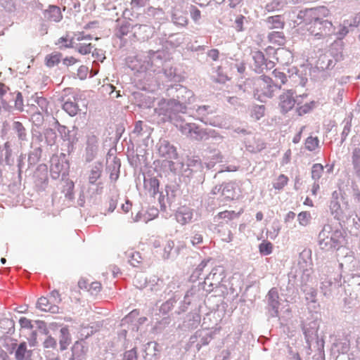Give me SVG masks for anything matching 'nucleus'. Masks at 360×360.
Listing matches in <instances>:
<instances>
[{"mask_svg":"<svg viewBox=\"0 0 360 360\" xmlns=\"http://www.w3.org/2000/svg\"><path fill=\"white\" fill-rule=\"evenodd\" d=\"M329 10L324 7L313 8L306 11V17L309 20L307 30L314 36H321L331 22L325 18L329 15Z\"/></svg>","mask_w":360,"mask_h":360,"instance_id":"nucleus-1","label":"nucleus"},{"mask_svg":"<svg viewBox=\"0 0 360 360\" xmlns=\"http://www.w3.org/2000/svg\"><path fill=\"white\" fill-rule=\"evenodd\" d=\"M276 89L272 78L262 76L257 81L256 92L259 98H271Z\"/></svg>","mask_w":360,"mask_h":360,"instance_id":"nucleus-2","label":"nucleus"},{"mask_svg":"<svg viewBox=\"0 0 360 360\" xmlns=\"http://www.w3.org/2000/svg\"><path fill=\"white\" fill-rule=\"evenodd\" d=\"M296 92L292 89L284 91L278 97V107L282 113H287L291 110L296 103L295 95Z\"/></svg>","mask_w":360,"mask_h":360,"instance_id":"nucleus-3","label":"nucleus"},{"mask_svg":"<svg viewBox=\"0 0 360 360\" xmlns=\"http://www.w3.org/2000/svg\"><path fill=\"white\" fill-rule=\"evenodd\" d=\"M78 286L80 289H85L91 295H97L102 289L100 282L94 281L89 283L88 281L82 278L78 282Z\"/></svg>","mask_w":360,"mask_h":360,"instance_id":"nucleus-4","label":"nucleus"},{"mask_svg":"<svg viewBox=\"0 0 360 360\" xmlns=\"http://www.w3.org/2000/svg\"><path fill=\"white\" fill-rule=\"evenodd\" d=\"M37 307L43 311H49L51 313H57L58 311V307L56 304H52L46 297L39 298Z\"/></svg>","mask_w":360,"mask_h":360,"instance_id":"nucleus-5","label":"nucleus"},{"mask_svg":"<svg viewBox=\"0 0 360 360\" xmlns=\"http://www.w3.org/2000/svg\"><path fill=\"white\" fill-rule=\"evenodd\" d=\"M44 18L49 21H60L62 18L60 8L56 6H49V9L44 11Z\"/></svg>","mask_w":360,"mask_h":360,"instance_id":"nucleus-6","label":"nucleus"},{"mask_svg":"<svg viewBox=\"0 0 360 360\" xmlns=\"http://www.w3.org/2000/svg\"><path fill=\"white\" fill-rule=\"evenodd\" d=\"M268 40L271 44L276 46L285 45L286 41L283 32L277 31L270 32L268 35Z\"/></svg>","mask_w":360,"mask_h":360,"instance_id":"nucleus-7","label":"nucleus"},{"mask_svg":"<svg viewBox=\"0 0 360 360\" xmlns=\"http://www.w3.org/2000/svg\"><path fill=\"white\" fill-rule=\"evenodd\" d=\"M144 186L153 195H155L159 191L160 182L156 177H151L144 180Z\"/></svg>","mask_w":360,"mask_h":360,"instance_id":"nucleus-8","label":"nucleus"},{"mask_svg":"<svg viewBox=\"0 0 360 360\" xmlns=\"http://www.w3.org/2000/svg\"><path fill=\"white\" fill-rule=\"evenodd\" d=\"M272 75L275 79V86L277 89H281L282 85L287 82L288 79L286 75L284 72L280 71L278 69H275L272 72Z\"/></svg>","mask_w":360,"mask_h":360,"instance_id":"nucleus-9","label":"nucleus"},{"mask_svg":"<svg viewBox=\"0 0 360 360\" xmlns=\"http://www.w3.org/2000/svg\"><path fill=\"white\" fill-rule=\"evenodd\" d=\"M159 153L161 156L166 158H172L176 155V149L169 143L161 145L159 148Z\"/></svg>","mask_w":360,"mask_h":360,"instance_id":"nucleus-10","label":"nucleus"},{"mask_svg":"<svg viewBox=\"0 0 360 360\" xmlns=\"http://www.w3.org/2000/svg\"><path fill=\"white\" fill-rule=\"evenodd\" d=\"M31 356V352L27 349V345L25 342H22L19 345L15 352V356L17 360H24Z\"/></svg>","mask_w":360,"mask_h":360,"instance_id":"nucleus-11","label":"nucleus"},{"mask_svg":"<svg viewBox=\"0 0 360 360\" xmlns=\"http://www.w3.org/2000/svg\"><path fill=\"white\" fill-rule=\"evenodd\" d=\"M288 181H289L288 177L283 174H281L274 181V182L272 183V186L275 190L281 191L288 185Z\"/></svg>","mask_w":360,"mask_h":360,"instance_id":"nucleus-12","label":"nucleus"},{"mask_svg":"<svg viewBox=\"0 0 360 360\" xmlns=\"http://www.w3.org/2000/svg\"><path fill=\"white\" fill-rule=\"evenodd\" d=\"M179 130L181 131L183 134L186 136H192V134H198V127H196L194 124L191 123H182L179 127Z\"/></svg>","mask_w":360,"mask_h":360,"instance_id":"nucleus-13","label":"nucleus"},{"mask_svg":"<svg viewBox=\"0 0 360 360\" xmlns=\"http://www.w3.org/2000/svg\"><path fill=\"white\" fill-rule=\"evenodd\" d=\"M352 162L356 174L360 177V148H355L353 150Z\"/></svg>","mask_w":360,"mask_h":360,"instance_id":"nucleus-14","label":"nucleus"},{"mask_svg":"<svg viewBox=\"0 0 360 360\" xmlns=\"http://www.w3.org/2000/svg\"><path fill=\"white\" fill-rule=\"evenodd\" d=\"M265 115V107L264 105H255L250 110V117L253 121L259 120Z\"/></svg>","mask_w":360,"mask_h":360,"instance_id":"nucleus-15","label":"nucleus"},{"mask_svg":"<svg viewBox=\"0 0 360 360\" xmlns=\"http://www.w3.org/2000/svg\"><path fill=\"white\" fill-rule=\"evenodd\" d=\"M266 22L269 25V29H282L284 26V22L279 15L269 17Z\"/></svg>","mask_w":360,"mask_h":360,"instance_id":"nucleus-16","label":"nucleus"},{"mask_svg":"<svg viewBox=\"0 0 360 360\" xmlns=\"http://www.w3.org/2000/svg\"><path fill=\"white\" fill-rule=\"evenodd\" d=\"M129 258V262L133 266H137L142 262V257L140 252L130 250L126 252Z\"/></svg>","mask_w":360,"mask_h":360,"instance_id":"nucleus-17","label":"nucleus"},{"mask_svg":"<svg viewBox=\"0 0 360 360\" xmlns=\"http://www.w3.org/2000/svg\"><path fill=\"white\" fill-rule=\"evenodd\" d=\"M61 56V53L58 52L49 54L45 58V63L48 67H53L60 63Z\"/></svg>","mask_w":360,"mask_h":360,"instance_id":"nucleus-18","label":"nucleus"},{"mask_svg":"<svg viewBox=\"0 0 360 360\" xmlns=\"http://www.w3.org/2000/svg\"><path fill=\"white\" fill-rule=\"evenodd\" d=\"M63 108L70 116H75L79 110L78 105L75 101L69 100L65 101Z\"/></svg>","mask_w":360,"mask_h":360,"instance_id":"nucleus-19","label":"nucleus"},{"mask_svg":"<svg viewBox=\"0 0 360 360\" xmlns=\"http://www.w3.org/2000/svg\"><path fill=\"white\" fill-rule=\"evenodd\" d=\"M172 20L173 22L181 27H186L188 24V20L184 13H175L172 14Z\"/></svg>","mask_w":360,"mask_h":360,"instance_id":"nucleus-20","label":"nucleus"},{"mask_svg":"<svg viewBox=\"0 0 360 360\" xmlns=\"http://www.w3.org/2000/svg\"><path fill=\"white\" fill-rule=\"evenodd\" d=\"M240 212H236L235 211L225 210L220 212L216 216L218 219H223L226 221H231L240 215Z\"/></svg>","mask_w":360,"mask_h":360,"instance_id":"nucleus-21","label":"nucleus"},{"mask_svg":"<svg viewBox=\"0 0 360 360\" xmlns=\"http://www.w3.org/2000/svg\"><path fill=\"white\" fill-rule=\"evenodd\" d=\"M101 172L102 169L101 165L94 166L91 168L89 176V183L91 184H95L96 181L101 177Z\"/></svg>","mask_w":360,"mask_h":360,"instance_id":"nucleus-22","label":"nucleus"},{"mask_svg":"<svg viewBox=\"0 0 360 360\" xmlns=\"http://www.w3.org/2000/svg\"><path fill=\"white\" fill-rule=\"evenodd\" d=\"M273 244L264 240L259 245V252L262 255H269L273 252Z\"/></svg>","mask_w":360,"mask_h":360,"instance_id":"nucleus-23","label":"nucleus"},{"mask_svg":"<svg viewBox=\"0 0 360 360\" xmlns=\"http://www.w3.org/2000/svg\"><path fill=\"white\" fill-rule=\"evenodd\" d=\"M176 220L181 224L188 223L192 219V212L191 211L177 212L176 214Z\"/></svg>","mask_w":360,"mask_h":360,"instance_id":"nucleus-24","label":"nucleus"},{"mask_svg":"<svg viewBox=\"0 0 360 360\" xmlns=\"http://www.w3.org/2000/svg\"><path fill=\"white\" fill-rule=\"evenodd\" d=\"M324 171V167L321 164H314L311 167V178L314 181H318L322 176Z\"/></svg>","mask_w":360,"mask_h":360,"instance_id":"nucleus-25","label":"nucleus"},{"mask_svg":"<svg viewBox=\"0 0 360 360\" xmlns=\"http://www.w3.org/2000/svg\"><path fill=\"white\" fill-rule=\"evenodd\" d=\"M252 58L255 61L256 67L260 68L265 64V56L262 51H255L252 53Z\"/></svg>","mask_w":360,"mask_h":360,"instance_id":"nucleus-26","label":"nucleus"},{"mask_svg":"<svg viewBox=\"0 0 360 360\" xmlns=\"http://www.w3.org/2000/svg\"><path fill=\"white\" fill-rule=\"evenodd\" d=\"M314 102L311 101L310 103H307L302 105H299V103L297 104V112L299 115H303L304 114H307L314 107Z\"/></svg>","mask_w":360,"mask_h":360,"instance_id":"nucleus-27","label":"nucleus"},{"mask_svg":"<svg viewBox=\"0 0 360 360\" xmlns=\"http://www.w3.org/2000/svg\"><path fill=\"white\" fill-rule=\"evenodd\" d=\"M311 219V214L309 212L303 211L298 214L297 220L301 226H307L309 224Z\"/></svg>","mask_w":360,"mask_h":360,"instance_id":"nucleus-28","label":"nucleus"},{"mask_svg":"<svg viewBox=\"0 0 360 360\" xmlns=\"http://www.w3.org/2000/svg\"><path fill=\"white\" fill-rule=\"evenodd\" d=\"M13 128L17 132L18 138L21 140H25L26 138V132L22 124L20 122H15L13 124Z\"/></svg>","mask_w":360,"mask_h":360,"instance_id":"nucleus-29","label":"nucleus"},{"mask_svg":"<svg viewBox=\"0 0 360 360\" xmlns=\"http://www.w3.org/2000/svg\"><path fill=\"white\" fill-rule=\"evenodd\" d=\"M319 146V139L316 137L309 136L305 141V147L307 150H314Z\"/></svg>","mask_w":360,"mask_h":360,"instance_id":"nucleus-30","label":"nucleus"},{"mask_svg":"<svg viewBox=\"0 0 360 360\" xmlns=\"http://www.w3.org/2000/svg\"><path fill=\"white\" fill-rule=\"evenodd\" d=\"M60 333L63 335V339H64V340H60V345H61V348L63 349H65V347L63 346V342H64V343H67L68 345H69L70 343V339L68 338V336H69L68 328L66 327L62 328L60 329Z\"/></svg>","mask_w":360,"mask_h":360,"instance_id":"nucleus-31","label":"nucleus"},{"mask_svg":"<svg viewBox=\"0 0 360 360\" xmlns=\"http://www.w3.org/2000/svg\"><path fill=\"white\" fill-rule=\"evenodd\" d=\"M137 352L136 349H132L124 352L123 360H137Z\"/></svg>","mask_w":360,"mask_h":360,"instance_id":"nucleus-32","label":"nucleus"},{"mask_svg":"<svg viewBox=\"0 0 360 360\" xmlns=\"http://www.w3.org/2000/svg\"><path fill=\"white\" fill-rule=\"evenodd\" d=\"M92 49V45L91 43L88 44H81L78 47V51L84 55L88 54L91 53Z\"/></svg>","mask_w":360,"mask_h":360,"instance_id":"nucleus-33","label":"nucleus"},{"mask_svg":"<svg viewBox=\"0 0 360 360\" xmlns=\"http://www.w3.org/2000/svg\"><path fill=\"white\" fill-rule=\"evenodd\" d=\"M191 17L193 21L198 22L201 18V12L195 6H192L190 11Z\"/></svg>","mask_w":360,"mask_h":360,"instance_id":"nucleus-34","label":"nucleus"},{"mask_svg":"<svg viewBox=\"0 0 360 360\" xmlns=\"http://www.w3.org/2000/svg\"><path fill=\"white\" fill-rule=\"evenodd\" d=\"M58 45L60 46V48H68L72 47V41L68 40L66 37H60L57 43Z\"/></svg>","mask_w":360,"mask_h":360,"instance_id":"nucleus-35","label":"nucleus"},{"mask_svg":"<svg viewBox=\"0 0 360 360\" xmlns=\"http://www.w3.org/2000/svg\"><path fill=\"white\" fill-rule=\"evenodd\" d=\"M44 346L46 348H55L56 346V341L53 338L49 336L44 342Z\"/></svg>","mask_w":360,"mask_h":360,"instance_id":"nucleus-36","label":"nucleus"},{"mask_svg":"<svg viewBox=\"0 0 360 360\" xmlns=\"http://www.w3.org/2000/svg\"><path fill=\"white\" fill-rule=\"evenodd\" d=\"M19 323L22 328H32L33 327L32 321L26 317H21L19 320Z\"/></svg>","mask_w":360,"mask_h":360,"instance_id":"nucleus-37","label":"nucleus"},{"mask_svg":"<svg viewBox=\"0 0 360 360\" xmlns=\"http://www.w3.org/2000/svg\"><path fill=\"white\" fill-rule=\"evenodd\" d=\"M243 15H240L238 18H236L235 22L236 24V28L238 32H241L243 30V20H244Z\"/></svg>","mask_w":360,"mask_h":360,"instance_id":"nucleus-38","label":"nucleus"},{"mask_svg":"<svg viewBox=\"0 0 360 360\" xmlns=\"http://www.w3.org/2000/svg\"><path fill=\"white\" fill-rule=\"evenodd\" d=\"M191 243L193 245L202 243V236L196 233L192 236Z\"/></svg>","mask_w":360,"mask_h":360,"instance_id":"nucleus-39","label":"nucleus"},{"mask_svg":"<svg viewBox=\"0 0 360 360\" xmlns=\"http://www.w3.org/2000/svg\"><path fill=\"white\" fill-rule=\"evenodd\" d=\"M207 56L214 61H216L219 58V52L217 49H213L208 51Z\"/></svg>","mask_w":360,"mask_h":360,"instance_id":"nucleus-40","label":"nucleus"},{"mask_svg":"<svg viewBox=\"0 0 360 360\" xmlns=\"http://www.w3.org/2000/svg\"><path fill=\"white\" fill-rule=\"evenodd\" d=\"M146 0H131V5L132 8H139L145 6Z\"/></svg>","mask_w":360,"mask_h":360,"instance_id":"nucleus-41","label":"nucleus"},{"mask_svg":"<svg viewBox=\"0 0 360 360\" xmlns=\"http://www.w3.org/2000/svg\"><path fill=\"white\" fill-rule=\"evenodd\" d=\"M341 235L342 234L340 231H336L333 233V236H331V240L333 241L335 247L340 243L339 238L341 236Z\"/></svg>","mask_w":360,"mask_h":360,"instance_id":"nucleus-42","label":"nucleus"},{"mask_svg":"<svg viewBox=\"0 0 360 360\" xmlns=\"http://www.w3.org/2000/svg\"><path fill=\"white\" fill-rule=\"evenodd\" d=\"M37 104L41 107L42 110H46L47 108L48 102L46 98L39 97L37 100Z\"/></svg>","mask_w":360,"mask_h":360,"instance_id":"nucleus-43","label":"nucleus"},{"mask_svg":"<svg viewBox=\"0 0 360 360\" xmlns=\"http://www.w3.org/2000/svg\"><path fill=\"white\" fill-rule=\"evenodd\" d=\"M9 88L6 86L4 83H0V98L7 93Z\"/></svg>","mask_w":360,"mask_h":360,"instance_id":"nucleus-44","label":"nucleus"},{"mask_svg":"<svg viewBox=\"0 0 360 360\" xmlns=\"http://www.w3.org/2000/svg\"><path fill=\"white\" fill-rule=\"evenodd\" d=\"M77 62L74 57H67L63 60V63L66 65H72Z\"/></svg>","mask_w":360,"mask_h":360,"instance_id":"nucleus-45","label":"nucleus"},{"mask_svg":"<svg viewBox=\"0 0 360 360\" xmlns=\"http://www.w3.org/2000/svg\"><path fill=\"white\" fill-rule=\"evenodd\" d=\"M51 296L52 297L54 298V300L56 301V302H60L61 300V298H60V295L59 293V292L58 290H53L51 292Z\"/></svg>","mask_w":360,"mask_h":360,"instance_id":"nucleus-46","label":"nucleus"},{"mask_svg":"<svg viewBox=\"0 0 360 360\" xmlns=\"http://www.w3.org/2000/svg\"><path fill=\"white\" fill-rule=\"evenodd\" d=\"M228 1L229 6L234 8L242 2V0H228Z\"/></svg>","mask_w":360,"mask_h":360,"instance_id":"nucleus-47","label":"nucleus"},{"mask_svg":"<svg viewBox=\"0 0 360 360\" xmlns=\"http://www.w3.org/2000/svg\"><path fill=\"white\" fill-rule=\"evenodd\" d=\"M131 207V204L129 202H127L125 205H122V208L124 212H128Z\"/></svg>","mask_w":360,"mask_h":360,"instance_id":"nucleus-48","label":"nucleus"},{"mask_svg":"<svg viewBox=\"0 0 360 360\" xmlns=\"http://www.w3.org/2000/svg\"><path fill=\"white\" fill-rule=\"evenodd\" d=\"M304 205L309 207L314 206L313 201L309 197L306 198L305 200L304 201Z\"/></svg>","mask_w":360,"mask_h":360,"instance_id":"nucleus-49","label":"nucleus"},{"mask_svg":"<svg viewBox=\"0 0 360 360\" xmlns=\"http://www.w3.org/2000/svg\"><path fill=\"white\" fill-rule=\"evenodd\" d=\"M319 189V184H316V183H314L313 184V186H312V190H311V192L313 193V195H316V192Z\"/></svg>","mask_w":360,"mask_h":360,"instance_id":"nucleus-50","label":"nucleus"},{"mask_svg":"<svg viewBox=\"0 0 360 360\" xmlns=\"http://www.w3.org/2000/svg\"><path fill=\"white\" fill-rule=\"evenodd\" d=\"M256 219L257 221H262L263 219V213L262 212H258L256 214Z\"/></svg>","mask_w":360,"mask_h":360,"instance_id":"nucleus-51","label":"nucleus"},{"mask_svg":"<svg viewBox=\"0 0 360 360\" xmlns=\"http://www.w3.org/2000/svg\"><path fill=\"white\" fill-rule=\"evenodd\" d=\"M295 216V214L291 211L287 214L288 219H294Z\"/></svg>","mask_w":360,"mask_h":360,"instance_id":"nucleus-52","label":"nucleus"},{"mask_svg":"<svg viewBox=\"0 0 360 360\" xmlns=\"http://www.w3.org/2000/svg\"><path fill=\"white\" fill-rule=\"evenodd\" d=\"M245 66L243 65H242L240 67H239L238 68V70L239 72L243 73L245 71Z\"/></svg>","mask_w":360,"mask_h":360,"instance_id":"nucleus-53","label":"nucleus"},{"mask_svg":"<svg viewBox=\"0 0 360 360\" xmlns=\"http://www.w3.org/2000/svg\"><path fill=\"white\" fill-rule=\"evenodd\" d=\"M79 71L86 72V71H87V68H86V67H83V66H82V67L79 68Z\"/></svg>","mask_w":360,"mask_h":360,"instance_id":"nucleus-54","label":"nucleus"},{"mask_svg":"<svg viewBox=\"0 0 360 360\" xmlns=\"http://www.w3.org/2000/svg\"><path fill=\"white\" fill-rule=\"evenodd\" d=\"M295 356H296V359L297 360H302V359H301L300 356L299 355V354H296Z\"/></svg>","mask_w":360,"mask_h":360,"instance_id":"nucleus-55","label":"nucleus"},{"mask_svg":"<svg viewBox=\"0 0 360 360\" xmlns=\"http://www.w3.org/2000/svg\"><path fill=\"white\" fill-rule=\"evenodd\" d=\"M6 259H5V258H4V257H3V258H1V262L2 264H5V263H6Z\"/></svg>","mask_w":360,"mask_h":360,"instance_id":"nucleus-56","label":"nucleus"},{"mask_svg":"<svg viewBox=\"0 0 360 360\" xmlns=\"http://www.w3.org/2000/svg\"><path fill=\"white\" fill-rule=\"evenodd\" d=\"M356 197H357L358 200L360 201V193H358L356 194Z\"/></svg>","mask_w":360,"mask_h":360,"instance_id":"nucleus-57","label":"nucleus"},{"mask_svg":"<svg viewBox=\"0 0 360 360\" xmlns=\"http://www.w3.org/2000/svg\"><path fill=\"white\" fill-rule=\"evenodd\" d=\"M359 40H360V34H359Z\"/></svg>","mask_w":360,"mask_h":360,"instance_id":"nucleus-58","label":"nucleus"}]
</instances>
